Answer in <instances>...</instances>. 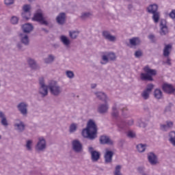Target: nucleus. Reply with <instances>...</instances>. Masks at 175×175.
I'll use <instances>...</instances> for the list:
<instances>
[{"instance_id":"f257e3e1","label":"nucleus","mask_w":175,"mask_h":175,"mask_svg":"<svg viewBox=\"0 0 175 175\" xmlns=\"http://www.w3.org/2000/svg\"><path fill=\"white\" fill-rule=\"evenodd\" d=\"M81 135L85 139L89 140H95L98 137V126L93 120H90L85 129H83Z\"/></svg>"},{"instance_id":"f03ea898","label":"nucleus","mask_w":175,"mask_h":175,"mask_svg":"<svg viewBox=\"0 0 175 175\" xmlns=\"http://www.w3.org/2000/svg\"><path fill=\"white\" fill-rule=\"evenodd\" d=\"M48 90L52 96H59L64 92V88L56 81L49 83Z\"/></svg>"},{"instance_id":"7ed1b4c3","label":"nucleus","mask_w":175,"mask_h":175,"mask_svg":"<svg viewBox=\"0 0 175 175\" xmlns=\"http://www.w3.org/2000/svg\"><path fill=\"white\" fill-rule=\"evenodd\" d=\"M144 70L146 73H141L140 79L142 81H154V79H152V76L157 75L156 70L151 69L148 66H146L144 68Z\"/></svg>"},{"instance_id":"20e7f679","label":"nucleus","mask_w":175,"mask_h":175,"mask_svg":"<svg viewBox=\"0 0 175 175\" xmlns=\"http://www.w3.org/2000/svg\"><path fill=\"white\" fill-rule=\"evenodd\" d=\"M101 65H106V64H109V61L112 62L117 61V55L114 52H105V55L101 57Z\"/></svg>"},{"instance_id":"39448f33","label":"nucleus","mask_w":175,"mask_h":175,"mask_svg":"<svg viewBox=\"0 0 175 175\" xmlns=\"http://www.w3.org/2000/svg\"><path fill=\"white\" fill-rule=\"evenodd\" d=\"M47 148V142L43 137H38V140L36 144L35 150L37 152H44Z\"/></svg>"},{"instance_id":"423d86ee","label":"nucleus","mask_w":175,"mask_h":175,"mask_svg":"<svg viewBox=\"0 0 175 175\" xmlns=\"http://www.w3.org/2000/svg\"><path fill=\"white\" fill-rule=\"evenodd\" d=\"M40 88L38 90V93L42 98L47 96L49 95V85H46L44 83V79L40 78L39 79Z\"/></svg>"},{"instance_id":"0eeeda50","label":"nucleus","mask_w":175,"mask_h":175,"mask_svg":"<svg viewBox=\"0 0 175 175\" xmlns=\"http://www.w3.org/2000/svg\"><path fill=\"white\" fill-rule=\"evenodd\" d=\"M154 90V84L150 83L148 84L146 89L143 90V92L141 94V96L144 100H147L148 99H150V94L152 92V90Z\"/></svg>"},{"instance_id":"6e6552de","label":"nucleus","mask_w":175,"mask_h":175,"mask_svg":"<svg viewBox=\"0 0 175 175\" xmlns=\"http://www.w3.org/2000/svg\"><path fill=\"white\" fill-rule=\"evenodd\" d=\"M94 94L98 100H101L104 103H109L111 100L110 97L104 92H94Z\"/></svg>"},{"instance_id":"1a4fd4ad","label":"nucleus","mask_w":175,"mask_h":175,"mask_svg":"<svg viewBox=\"0 0 175 175\" xmlns=\"http://www.w3.org/2000/svg\"><path fill=\"white\" fill-rule=\"evenodd\" d=\"M14 128L18 133H23L25 131V123L20 119H16L14 124Z\"/></svg>"},{"instance_id":"9d476101","label":"nucleus","mask_w":175,"mask_h":175,"mask_svg":"<svg viewBox=\"0 0 175 175\" xmlns=\"http://www.w3.org/2000/svg\"><path fill=\"white\" fill-rule=\"evenodd\" d=\"M16 107L19 113H21L23 117H27V116H28V104L27 103L21 102Z\"/></svg>"},{"instance_id":"9b49d317","label":"nucleus","mask_w":175,"mask_h":175,"mask_svg":"<svg viewBox=\"0 0 175 175\" xmlns=\"http://www.w3.org/2000/svg\"><path fill=\"white\" fill-rule=\"evenodd\" d=\"M88 152L91 154V160L92 162H98V161H99L100 159V152L95 150L92 146L88 147Z\"/></svg>"},{"instance_id":"f8f14e48","label":"nucleus","mask_w":175,"mask_h":175,"mask_svg":"<svg viewBox=\"0 0 175 175\" xmlns=\"http://www.w3.org/2000/svg\"><path fill=\"white\" fill-rule=\"evenodd\" d=\"M72 148L77 154L83 152V144L79 141V139H75L72 142Z\"/></svg>"},{"instance_id":"ddd939ff","label":"nucleus","mask_w":175,"mask_h":175,"mask_svg":"<svg viewBox=\"0 0 175 175\" xmlns=\"http://www.w3.org/2000/svg\"><path fill=\"white\" fill-rule=\"evenodd\" d=\"M32 20L33 21H38L42 25H49V22L44 20V17H43V14L42 12L36 13Z\"/></svg>"},{"instance_id":"4468645a","label":"nucleus","mask_w":175,"mask_h":175,"mask_svg":"<svg viewBox=\"0 0 175 175\" xmlns=\"http://www.w3.org/2000/svg\"><path fill=\"white\" fill-rule=\"evenodd\" d=\"M148 160L149 163H150L152 166H156V165H158V163H159V161L158 160V156L154 152H150L148 154Z\"/></svg>"},{"instance_id":"2eb2a0df","label":"nucleus","mask_w":175,"mask_h":175,"mask_svg":"<svg viewBox=\"0 0 175 175\" xmlns=\"http://www.w3.org/2000/svg\"><path fill=\"white\" fill-rule=\"evenodd\" d=\"M23 12H22V17L25 20H29L31 18V5H25L23 6Z\"/></svg>"},{"instance_id":"dca6fc26","label":"nucleus","mask_w":175,"mask_h":175,"mask_svg":"<svg viewBox=\"0 0 175 175\" xmlns=\"http://www.w3.org/2000/svg\"><path fill=\"white\" fill-rule=\"evenodd\" d=\"M27 62L29 68H31V69H32L33 70H39V69H40V66L38 64V62H36L34 59L28 57L27 59Z\"/></svg>"},{"instance_id":"f3484780","label":"nucleus","mask_w":175,"mask_h":175,"mask_svg":"<svg viewBox=\"0 0 175 175\" xmlns=\"http://www.w3.org/2000/svg\"><path fill=\"white\" fill-rule=\"evenodd\" d=\"M113 155H114V152L109 149H105V153L104 154L105 163H111V162L113 161Z\"/></svg>"},{"instance_id":"a211bd4d","label":"nucleus","mask_w":175,"mask_h":175,"mask_svg":"<svg viewBox=\"0 0 175 175\" xmlns=\"http://www.w3.org/2000/svg\"><path fill=\"white\" fill-rule=\"evenodd\" d=\"M102 36L104 39H106V40H109V42H116L117 40V38L115 36H112L110 31L107 30L103 31Z\"/></svg>"},{"instance_id":"6ab92c4d","label":"nucleus","mask_w":175,"mask_h":175,"mask_svg":"<svg viewBox=\"0 0 175 175\" xmlns=\"http://www.w3.org/2000/svg\"><path fill=\"white\" fill-rule=\"evenodd\" d=\"M167 33H169V30L166 25V21L162 20L160 23V35L165 36V35H167Z\"/></svg>"},{"instance_id":"aec40b11","label":"nucleus","mask_w":175,"mask_h":175,"mask_svg":"<svg viewBox=\"0 0 175 175\" xmlns=\"http://www.w3.org/2000/svg\"><path fill=\"white\" fill-rule=\"evenodd\" d=\"M174 123L170 120H167L165 124H160V129L163 132H167V131H170L172 128H173Z\"/></svg>"},{"instance_id":"412c9836","label":"nucleus","mask_w":175,"mask_h":175,"mask_svg":"<svg viewBox=\"0 0 175 175\" xmlns=\"http://www.w3.org/2000/svg\"><path fill=\"white\" fill-rule=\"evenodd\" d=\"M66 21V14L65 12L59 13L56 17V22L59 25H64Z\"/></svg>"},{"instance_id":"4be33fe9","label":"nucleus","mask_w":175,"mask_h":175,"mask_svg":"<svg viewBox=\"0 0 175 175\" xmlns=\"http://www.w3.org/2000/svg\"><path fill=\"white\" fill-rule=\"evenodd\" d=\"M162 90L166 94H173L174 92V87L170 83H163L162 85Z\"/></svg>"},{"instance_id":"5701e85b","label":"nucleus","mask_w":175,"mask_h":175,"mask_svg":"<svg viewBox=\"0 0 175 175\" xmlns=\"http://www.w3.org/2000/svg\"><path fill=\"white\" fill-rule=\"evenodd\" d=\"M100 144H109V146H113V144H114L113 140H111L107 135H101L100 137Z\"/></svg>"},{"instance_id":"b1692460","label":"nucleus","mask_w":175,"mask_h":175,"mask_svg":"<svg viewBox=\"0 0 175 175\" xmlns=\"http://www.w3.org/2000/svg\"><path fill=\"white\" fill-rule=\"evenodd\" d=\"M109 110V105L107 103L105 104H100L98 105L97 111L100 114H106Z\"/></svg>"},{"instance_id":"393cba45","label":"nucleus","mask_w":175,"mask_h":175,"mask_svg":"<svg viewBox=\"0 0 175 175\" xmlns=\"http://www.w3.org/2000/svg\"><path fill=\"white\" fill-rule=\"evenodd\" d=\"M20 40L25 46H29V37L25 33H21L19 35Z\"/></svg>"},{"instance_id":"a878e982","label":"nucleus","mask_w":175,"mask_h":175,"mask_svg":"<svg viewBox=\"0 0 175 175\" xmlns=\"http://www.w3.org/2000/svg\"><path fill=\"white\" fill-rule=\"evenodd\" d=\"M59 39H60V42H62L64 46L67 48L70 46V44H71L70 40L66 36L62 35L60 36Z\"/></svg>"},{"instance_id":"bb28decb","label":"nucleus","mask_w":175,"mask_h":175,"mask_svg":"<svg viewBox=\"0 0 175 175\" xmlns=\"http://www.w3.org/2000/svg\"><path fill=\"white\" fill-rule=\"evenodd\" d=\"M129 43L131 47H136V46H139L140 43H142V41L140 40V38L134 37L131 39H129Z\"/></svg>"},{"instance_id":"cd10ccee","label":"nucleus","mask_w":175,"mask_h":175,"mask_svg":"<svg viewBox=\"0 0 175 175\" xmlns=\"http://www.w3.org/2000/svg\"><path fill=\"white\" fill-rule=\"evenodd\" d=\"M55 61V55L53 54H49L44 59V62L46 65H51L53 62Z\"/></svg>"},{"instance_id":"c85d7f7f","label":"nucleus","mask_w":175,"mask_h":175,"mask_svg":"<svg viewBox=\"0 0 175 175\" xmlns=\"http://www.w3.org/2000/svg\"><path fill=\"white\" fill-rule=\"evenodd\" d=\"M0 118L1 124V125H3V126H8L9 125V123L8 122V119H6V116L2 111H0Z\"/></svg>"},{"instance_id":"c756f323","label":"nucleus","mask_w":175,"mask_h":175,"mask_svg":"<svg viewBox=\"0 0 175 175\" xmlns=\"http://www.w3.org/2000/svg\"><path fill=\"white\" fill-rule=\"evenodd\" d=\"M148 13L152 14L158 12V5L151 4L147 8Z\"/></svg>"},{"instance_id":"7c9ffc66","label":"nucleus","mask_w":175,"mask_h":175,"mask_svg":"<svg viewBox=\"0 0 175 175\" xmlns=\"http://www.w3.org/2000/svg\"><path fill=\"white\" fill-rule=\"evenodd\" d=\"M33 29V26L31 25V23H26L23 25V31L25 33H29Z\"/></svg>"},{"instance_id":"2f4dec72","label":"nucleus","mask_w":175,"mask_h":175,"mask_svg":"<svg viewBox=\"0 0 175 175\" xmlns=\"http://www.w3.org/2000/svg\"><path fill=\"white\" fill-rule=\"evenodd\" d=\"M168 142L173 147H175V131H170L168 133Z\"/></svg>"},{"instance_id":"473e14b6","label":"nucleus","mask_w":175,"mask_h":175,"mask_svg":"<svg viewBox=\"0 0 175 175\" xmlns=\"http://www.w3.org/2000/svg\"><path fill=\"white\" fill-rule=\"evenodd\" d=\"M170 51H172V44H169L165 46L163 55L164 57H169L170 55Z\"/></svg>"},{"instance_id":"72a5a7b5","label":"nucleus","mask_w":175,"mask_h":175,"mask_svg":"<svg viewBox=\"0 0 175 175\" xmlns=\"http://www.w3.org/2000/svg\"><path fill=\"white\" fill-rule=\"evenodd\" d=\"M154 96L156 99H162L163 98V94L160 89H156L154 92Z\"/></svg>"},{"instance_id":"f704fd0d","label":"nucleus","mask_w":175,"mask_h":175,"mask_svg":"<svg viewBox=\"0 0 175 175\" xmlns=\"http://www.w3.org/2000/svg\"><path fill=\"white\" fill-rule=\"evenodd\" d=\"M80 31L79 30L75 31H69V36L71 39H77Z\"/></svg>"},{"instance_id":"c9c22d12","label":"nucleus","mask_w":175,"mask_h":175,"mask_svg":"<svg viewBox=\"0 0 175 175\" xmlns=\"http://www.w3.org/2000/svg\"><path fill=\"white\" fill-rule=\"evenodd\" d=\"M152 14V20L154 21V23H155L156 24L157 23H159V18L161 17V14H159V12H154Z\"/></svg>"},{"instance_id":"e433bc0d","label":"nucleus","mask_w":175,"mask_h":175,"mask_svg":"<svg viewBox=\"0 0 175 175\" xmlns=\"http://www.w3.org/2000/svg\"><path fill=\"white\" fill-rule=\"evenodd\" d=\"M137 150L139 152H144L146 151V148H147L146 144H139L137 145Z\"/></svg>"},{"instance_id":"4c0bfd02","label":"nucleus","mask_w":175,"mask_h":175,"mask_svg":"<svg viewBox=\"0 0 175 175\" xmlns=\"http://www.w3.org/2000/svg\"><path fill=\"white\" fill-rule=\"evenodd\" d=\"M112 117H114L115 118L118 117V107L117 106V104H115L112 107Z\"/></svg>"},{"instance_id":"58836bf2","label":"nucleus","mask_w":175,"mask_h":175,"mask_svg":"<svg viewBox=\"0 0 175 175\" xmlns=\"http://www.w3.org/2000/svg\"><path fill=\"white\" fill-rule=\"evenodd\" d=\"M32 144H33V141L31 139H28L26 142L25 147L27 151H32Z\"/></svg>"},{"instance_id":"ea45409f","label":"nucleus","mask_w":175,"mask_h":175,"mask_svg":"<svg viewBox=\"0 0 175 175\" xmlns=\"http://www.w3.org/2000/svg\"><path fill=\"white\" fill-rule=\"evenodd\" d=\"M92 14L91 12H82L81 14L80 18L81 20H87V18H90V17H92Z\"/></svg>"},{"instance_id":"a19ab883","label":"nucleus","mask_w":175,"mask_h":175,"mask_svg":"<svg viewBox=\"0 0 175 175\" xmlns=\"http://www.w3.org/2000/svg\"><path fill=\"white\" fill-rule=\"evenodd\" d=\"M77 131V124L72 123L69 126V133H75Z\"/></svg>"},{"instance_id":"79ce46f5","label":"nucleus","mask_w":175,"mask_h":175,"mask_svg":"<svg viewBox=\"0 0 175 175\" xmlns=\"http://www.w3.org/2000/svg\"><path fill=\"white\" fill-rule=\"evenodd\" d=\"M114 175H122L121 173V165H118L116 166L115 172L113 173Z\"/></svg>"},{"instance_id":"37998d69","label":"nucleus","mask_w":175,"mask_h":175,"mask_svg":"<svg viewBox=\"0 0 175 175\" xmlns=\"http://www.w3.org/2000/svg\"><path fill=\"white\" fill-rule=\"evenodd\" d=\"M66 75L68 79H74L75 78V72L71 70L66 71Z\"/></svg>"},{"instance_id":"c03bdc74","label":"nucleus","mask_w":175,"mask_h":175,"mask_svg":"<svg viewBox=\"0 0 175 175\" xmlns=\"http://www.w3.org/2000/svg\"><path fill=\"white\" fill-rule=\"evenodd\" d=\"M134 55L135 58H140V57H143V52L140 50H138L135 52Z\"/></svg>"},{"instance_id":"a18cd8bd","label":"nucleus","mask_w":175,"mask_h":175,"mask_svg":"<svg viewBox=\"0 0 175 175\" xmlns=\"http://www.w3.org/2000/svg\"><path fill=\"white\" fill-rule=\"evenodd\" d=\"M138 126L139 128H146V126H147V124H146L143 120H139L138 121Z\"/></svg>"},{"instance_id":"49530a36","label":"nucleus","mask_w":175,"mask_h":175,"mask_svg":"<svg viewBox=\"0 0 175 175\" xmlns=\"http://www.w3.org/2000/svg\"><path fill=\"white\" fill-rule=\"evenodd\" d=\"M127 136H128V137L133 139V137H136V133H135V132H133V131H130L127 133Z\"/></svg>"},{"instance_id":"de8ad7c7","label":"nucleus","mask_w":175,"mask_h":175,"mask_svg":"<svg viewBox=\"0 0 175 175\" xmlns=\"http://www.w3.org/2000/svg\"><path fill=\"white\" fill-rule=\"evenodd\" d=\"M12 24H17L18 23V18L17 16H12L11 18Z\"/></svg>"},{"instance_id":"09e8293b","label":"nucleus","mask_w":175,"mask_h":175,"mask_svg":"<svg viewBox=\"0 0 175 175\" xmlns=\"http://www.w3.org/2000/svg\"><path fill=\"white\" fill-rule=\"evenodd\" d=\"M148 39L152 42L155 43L156 40H155V36L154 34H150L148 36Z\"/></svg>"},{"instance_id":"8fccbe9b","label":"nucleus","mask_w":175,"mask_h":175,"mask_svg":"<svg viewBox=\"0 0 175 175\" xmlns=\"http://www.w3.org/2000/svg\"><path fill=\"white\" fill-rule=\"evenodd\" d=\"M172 105L170 103L165 107V113H170V111H172Z\"/></svg>"},{"instance_id":"3c124183","label":"nucleus","mask_w":175,"mask_h":175,"mask_svg":"<svg viewBox=\"0 0 175 175\" xmlns=\"http://www.w3.org/2000/svg\"><path fill=\"white\" fill-rule=\"evenodd\" d=\"M5 3L7 5V6L13 5L14 3V0H5Z\"/></svg>"},{"instance_id":"603ef678","label":"nucleus","mask_w":175,"mask_h":175,"mask_svg":"<svg viewBox=\"0 0 175 175\" xmlns=\"http://www.w3.org/2000/svg\"><path fill=\"white\" fill-rule=\"evenodd\" d=\"M170 18L175 20V10H172V12L169 14Z\"/></svg>"},{"instance_id":"864d4df0","label":"nucleus","mask_w":175,"mask_h":175,"mask_svg":"<svg viewBox=\"0 0 175 175\" xmlns=\"http://www.w3.org/2000/svg\"><path fill=\"white\" fill-rule=\"evenodd\" d=\"M134 120L133 119H131L129 120L126 121V125H128L129 126H131V125H133Z\"/></svg>"},{"instance_id":"5fc2aeb1","label":"nucleus","mask_w":175,"mask_h":175,"mask_svg":"<svg viewBox=\"0 0 175 175\" xmlns=\"http://www.w3.org/2000/svg\"><path fill=\"white\" fill-rule=\"evenodd\" d=\"M145 170H146V168H144V167H139L137 168V170H138L139 173H141L142 175H143V174L144 173Z\"/></svg>"},{"instance_id":"6e6d98bb","label":"nucleus","mask_w":175,"mask_h":175,"mask_svg":"<svg viewBox=\"0 0 175 175\" xmlns=\"http://www.w3.org/2000/svg\"><path fill=\"white\" fill-rule=\"evenodd\" d=\"M131 9H133V5H132V4H129L128 5V10H131Z\"/></svg>"},{"instance_id":"4d7b16f0","label":"nucleus","mask_w":175,"mask_h":175,"mask_svg":"<svg viewBox=\"0 0 175 175\" xmlns=\"http://www.w3.org/2000/svg\"><path fill=\"white\" fill-rule=\"evenodd\" d=\"M91 88L92 90H94V88H96V83H93L91 85Z\"/></svg>"},{"instance_id":"13d9d810","label":"nucleus","mask_w":175,"mask_h":175,"mask_svg":"<svg viewBox=\"0 0 175 175\" xmlns=\"http://www.w3.org/2000/svg\"><path fill=\"white\" fill-rule=\"evenodd\" d=\"M17 47L19 49V50H21V49H23V45L21 44H18Z\"/></svg>"},{"instance_id":"bf43d9fd","label":"nucleus","mask_w":175,"mask_h":175,"mask_svg":"<svg viewBox=\"0 0 175 175\" xmlns=\"http://www.w3.org/2000/svg\"><path fill=\"white\" fill-rule=\"evenodd\" d=\"M41 31H43L44 32H46V33H48V32H49V30H47V29H45V28H42V29H41Z\"/></svg>"},{"instance_id":"052dcab7","label":"nucleus","mask_w":175,"mask_h":175,"mask_svg":"<svg viewBox=\"0 0 175 175\" xmlns=\"http://www.w3.org/2000/svg\"><path fill=\"white\" fill-rule=\"evenodd\" d=\"M166 64H167V65H171L170 59H169V58L167 59Z\"/></svg>"},{"instance_id":"680f3d73","label":"nucleus","mask_w":175,"mask_h":175,"mask_svg":"<svg viewBox=\"0 0 175 175\" xmlns=\"http://www.w3.org/2000/svg\"><path fill=\"white\" fill-rule=\"evenodd\" d=\"M2 139V136L0 135V140Z\"/></svg>"},{"instance_id":"e2e57ef3","label":"nucleus","mask_w":175,"mask_h":175,"mask_svg":"<svg viewBox=\"0 0 175 175\" xmlns=\"http://www.w3.org/2000/svg\"><path fill=\"white\" fill-rule=\"evenodd\" d=\"M25 16H27V14H25Z\"/></svg>"},{"instance_id":"0e129e2a","label":"nucleus","mask_w":175,"mask_h":175,"mask_svg":"<svg viewBox=\"0 0 175 175\" xmlns=\"http://www.w3.org/2000/svg\"><path fill=\"white\" fill-rule=\"evenodd\" d=\"M128 1H131V0H128Z\"/></svg>"}]
</instances>
